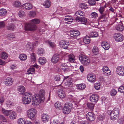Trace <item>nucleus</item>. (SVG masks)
<instances>
[{"label":"nucleus","instance_id":"f257e3e1","mask_svg":"<svg viewBox=\"0 0 124 124\" xmlns=\"http://www.w3.org/2000/svg\"><path fill=\"white\" fill-rule=\"evenodd\" d=\"M45 92L44 90H41L39 94H36L33 96V102L32 104L35 106H37L40 103L43 102L45 100Z\"/></svg>","mask_w":124,"mask_h":124},{"label":"nucleus","instance_id":"f03ea898","mask_svg":"<svg viewBox=\"0 0 124 124\" xmlns=\"http://www.w3.org/2000/svg\"><path fill=\"white\" fill-rule=\"evenodd\" d=\"M39 20L38 19H35L31 20V23L26 25L25 29L31 31L35 30L37 29V26L35 24H39Z\"/></svg>","mask_w":124,"mask_h":124},{"label":"nucleus","instance_id":"7ed1b4c3","mask_svg":"<svg viewBox=\"0 0 124 124\" xmlns=\"http://www.w3.org/2000/svg\"><path fill=\"white\" fill-rule=\"evenodd\" d=\"M32 96L31 93H26L23 95L22 98V101L23 103L25 104H29L31 102V99L32 101V103L33 102Z\"/></svg>","mask_w":124,"mask_h":124},{"label":"nucleus","instance_id":"20e7f679","mask_svg":"<svg viewBox=\"0 0 124 124\" xmlns=\"http://www.w3.org/2000/svg\"><path fill=\"white\" fill-rule=\"evenodd\" d=\"M79 59L83 65L87 66L89 64L90 60L88 57L85 55L81 54L79 56Z\"/></svg>","mask_w":124,"mask_h":124},{"label":"nucleus","instance_id":"39448f33","mask_svg":"<svg viewBox=\"0 0 124 124\" xmlns=\"http://www.w3.org/2000/svg\"><path fill=\"white\" fill-rule=\"evenodd\" d=\"M105 9L102 7H101L99 9L98 11L101 14V16L98 18V21H100V20L102 19L103 18L105 19H107L108 16L107 13L106 11H104Z\"/></svg>","mask_w":124,"mask_h":124},{"label":"nucleus","instance_id":"423d86ee","mask_svg":"<svg viewBox=\"0 0 124 124\" xmlns=\"http://www.w3.org/2000/svg\"><path fill=\"white\" fill-rule=\"evenodd\" d=\"M113 109L110 113V115L111 119L114 120H115L118 116L119 114V110L118 109Z\"/></svg>","mask_w":124,"mask_h":124},{"label":"nucleus","instance_id":"0eeeda50","mask_svg":"<svg viewBox=\"0 0 124 124\" xmlns=\"http://www.w3.org/2000/svg\"><path fill=\"white\" fill-rule=\"evenodd\" d=\"M37 113L36 109H29L27 112V114L29 118L32 119L34 118Z\"/></svg>","mask_w":124,"mask_h":124},{"label":"nucleus","instance_id":"6e6552de","mask_svg":"<svg viewBox=\"0 0 124 124\" xmlns=\"http://www.w3.org/2000/svg\"><path fill=\"white\" fill-rule=\"evenodd\" d=\"M61 67L63 71L66 72L72 71L73 68V67L72 66H68L64 63L62 64H61Z\"/></svg>","mask_w":124,"mask_h":124},{"label":"nucleus","instance_id":"1a4fd4ad","mask_svg":"<svg viewBox=\"0 0 124 124\" xmlns=\"http://www.w3.org/2000/svg\"><path fill=\"white\" fill-rule=\"evenodd\" d=\"M85 15V13L82 11L79 10L76 12L75 15L76 17L75 20L77 22L79 21L81 16H83Z\"/></svg>","mask_w":124,"mask_h":124},{"label":"nucleus","instance_id":"9d476101","mask_svg":"<svg viewBox=\"0 0 124 124\" xmlns=\"http://www.w3.org/2000/svg\"><path fill=\"white\" fill-rule=\"evenodd\" d=\"M114 37L115 40L117 42H120L123 40L124 37L123 35L119 33H115L114 35Z\"/></svg>","mask_w":124,"mask_h":124},{"label":"nucleus","instance_id":"9b49d317","mask_svg":"<svg viewBox=\"0 0 124 124\" xmlns=\"http://www.w3.org/2000/svg\"><path fill=\"white\" fill-rule=\"evenodd\" d=\"M70 32V36L71 37V38L72 39H76L77 37L80 34V32L78 31H76L74 30H71Z\"/></svg>","mask_w":124,"mask_h":124},{"label":"nucleus","instance_id":"f8f14e48","mask_svg":"<svg viewBox=\"0 0 124 124\" xmlns=\"http://www.w3.org/2000/svg\"><path fill=\"white\" fill-rule=\"evenodd\" d=\"M117 73L119 75L124 76V67L123 66L118 67L116 69Z\"/></svg>","mask_w":124,"mask_h":124},{"label":"nucleus","instance_id":"ddd939ff","mask_svg":"<svg viewBox=\"0 0 124 124\" xmlns=\"http://www.w3.org/2000/svg\"><path fill=\"white\" fill-rule=\"evenodd\" d=\"M87 78L90 82H94L96 80V76L94 74L90 73L87 75Z\"/></svg>","mask_w":124,"mask_h":124},{"label":"nucleus","instance_id":"4468645a","mask_svg":"<svg viewBox=\"0 0 124 124\" xmlns=\"http://www.w3.org/2000/svg\"><path fill=\"white\" fill-rule=\"evenodd\" d=\"M86 118L87 120L90 121H94L95 119L94 115L91 112H88L86 114Z\"/></svg>","mask_w":124,"mask_h":124},{"label":"nucleus","instance_id":"2eb2a0df","mask_svg":"<svg viewBox=\"0 0 124 124\" xmlns=\"http://www.w3.org/2000/svg\"><path fill=\"white\" fill-rule=\"evenodd\" d=\"M59 44L60 47L64 49H67L69 45V42H67L63 40L60 41Z\"/></svg>","mask_w":124,"mask_h":124},{"label":"nucleus","instance_id":"dca6fc26","mask_svg":"<svg viewBox=\"0 0 124 124\" xmlns=\"http://www.w3.org/2000/svg\"><path fill=\"white\" fill-rule=\"evenodd\" d=\"M63 90L62 87L60 88L59 89L58 92V96L62 98H64L65 96V92Z\"/></svg>","mask_w":124,"mask_h":124},{"label":"nucleus","instance_id":"f3484780","mask_svg":"<svg viewBox=\"0 0 124 124\" xmlns=\"http://www.w3.org/2000/svg\"><path fill=\"white\" fill-rule=\"evenodd\" d=\"M99 97L97 94H93L90 96V100L92 102H97L99 99Z\"/></svg>","mask_w":124,"mask_h":124},{"label":"nucleus","instance_id":"a211bd4d","mask_svg":"<svg viewBox=\"0 0 124 124\" xmlns=\"http://www.w3.org/2000/svg\"><path fill=\"white\" fill-rule=\"evenodd\" d=\"M59 59V55L58 54H55L53 56L51 60L53 63H55L58 62Z\"/></svg>","mask_w":124,"mask_h":124},{"label":"nucleus","instance_id":"6ab92c4d","mask_svg":"<svg viewBox=\"0 0 124 124\" xmlns=\"http://www.w3.org/2000/svg\"><path fill=\"white\" fill-rule=\"evenodd\" d=\"M101 46L105 50L108 49L110 47L109 44L106 41H103L101 43Z\"/></svg>","mask_w":124,"mask_h":124},{"label":"nucleus","instance_id":"aec40b11","mask_svg":"<svg viewBox=\"0 0 124 124\" xmlns=\"http://www.w3.org/2000/svg\"><path fill=\"white\" fill-rule=\"evenodd\" d=\"M41 117L42 120L44 122H46L49 119V115L45 113H43Z\"/></svg>","mask_w":124,"mask_h":124},{"label":"nucleus","instance_id":"412c9836","mask_svg":"<svg viewBox=\"0 0 124 124\" xmlns=\"http://www.w3.org/2000/svg\"><path fill=\"white\" fill-rule=\"evenodd\" d=\"M23 8H24L27 10H29L32 8V6L31 3H28L23 5Z\"/></svg>","mask_w":124,"mask_h":124},{"label":"nucleus","instance_id":"4be33fe9","mask_svg":"<svg viewBox=\"0 0 124 124\" xmlns=\"http://www.w3.org/2000/svg\"><path fill=\"white\" fill-rule=\"evenodd\" d=\"M13 82V80L11 78H7L5 81V84L7 85H11Z\"/></svg>","mask_w":124,"mask_h":124},{"label":"nucleus","instance_id":"5701e85b","mask_svg":"<svg viewBox=\"0 0 124 124\" xmlns=\"http://www.w3.org/2000/svg\"><path fill=\"white\" fill-rule=\"evenodd\" d=\"M102 70L105 74L108 75H109L110 74L111 71L106 66H104L102 68Z\"/></svg>","mask_w":124,"mask_h":124},{"label":"nucleus","instance_id":"b1692460","mask_svg":"<svg viewBox=\"0 0 124 124\" xmlns=\"http://www.w3.org/2000/svg\"><path fill=\"white\" fill-rule=\"evenodd\" d=\"M80 20L78 22H81L82 23L85 24H87L88 23V22L87 19L84 17H81V18H80Z\"/></svg>","mask_w":124,"mask_h":124},{"label":"nucleus","instance_id":"393cba45","mask_svg":"<svg viewBox=\"0 0 124 124\" xmlns=\"http://www.w3.org/2000/svg\"><path fill=\"white\" fill-rule=\"evenodd\" d=\"M116 29L117 31H123L124 29V26L122 24H118L116 26Z\"/></svg>","mask_w":124,"mask_h":124},{"label":"nucleus","instance_id":"a878e982","mask_svg":"<svg viewBox=\"0 0 124 124\" xmlns=\"http://www.w3.org/2000/svg\"><path fill=\"white\" fill-rule=\"evenodd\" d=\"M38 61L41 64H43L46 62V60L43 57H40L38 60Z\"/></svg>","mask_w":124,"mask_h":124},{"label":"nucleus","instance_id":"bb28decb","mask_svg":"<svg viewBox=\"0 0 124 124\" xmlns=\"http://www.w3.org/2000/svg\"><path fill=\"white\" fill-rule=\"evenodd\" d=\"M33 44L30 42L28 43L25 46V48L27 50H29L30 49H33Z\"/></svg>","mask_w":124,"mask_h":124},{"label":"nucleus","instance_id":"cd10ccee","mask_svg":"<svg viewBox=\"0 0 124 124\" xmlns=\"http://www.w3.org/2000/svg\"><path fill=\"white\" fill-rule=\"evenodd\" d=\"M7 10L4 9H0V16H4L7 14Z\"/></svg>","mask_w":124,"mask_h":124},{"label":"nucleus","instance_id":"c85d7f7f","mask_svg":"<svg viewBox=\"0 0 124 124\" xmlns=\"http://www.w3.org/2000/svg\"><path fill=\"white\" fill-rule=\"evenodd\" d=\"M8 56V55L4 52H2L0 54V57L2 59H7Z\"/></svg>","mask_w":124,"mask_h":124},{"label":"nucleus","instance_id":"c756f323","mask_svg":"<svg viewBox=\"0 0 124 124\" xmlns=\"http://www.w3.org/2000/svg\"><path fill=\"white\" fill-rule=\"evenodd\" d=\"M72 104L71 103L66 102L64 104V108H73Z\"/></svg>","mask_w":124,"mask_h":124},{"label":"nucleus","instance_id":"7c9ffc66","mask_svg":"<svg viewBox=\"0 0 124 124\" xmlns=\"http://www.w3.org/2000/svg\"><path fill=\"white\" fill-rule=\"evenodd\" d=\"M77 88L79 89H84L86 87V86L84 84H81L77 85Z\"/></svg>","mask_w":124,"mask_h":124},{"label":"nucleus","instance_id":"2f4dec72","mask_svg":"<svg viewBox=\"0 0 124 124\" xmlns=\"http://www.w3.org/2000/svg\"><path fill=\"white\" fill-rule=\"evenodd\" d=\"M90 37L86 36L83 39V41L84 43L87 44L90 42Z\"/></svg>","mask_w":124,"mask_h":124},{"label":"nucleus","instance_id":"473e14b6","mask_svg":"<svg viewBox=\"0 0 124 124\" xmlns=\"http://www.w3.org/2000/svg\"><path fill=\"white\" fill-rule=\"evenodd\" d=\"M10 118L11 119H13L16 118V113L14 112H12L11 111V113L10 114Z\"/></svg>","mask_w":124,"mask_h":124},{"label":"nucleus","instance_id":"72a5a7b5","mask_svg":"<svg viewBox=\"0 0 124 124\" xmlns=\"http://www.w3.org/2000/svg\"><path fill=\"white\" fill-rule=\"evenodd\" d=\"M51 2L49 0L46 1L43 4L44 6L46 8H49L51 5Z\"/></svg>","mask_w":124,"mask_h":124},{"label":"nucleus","instance_id":"f704fd0d","mask_svg":"<svg viewBox=\"0 0 124 124\" xmlns=\"http://www.w3.org/2000/svg\"><path fill=\"white\" fill-rule=\"evenodd\" d=\"M7 29L8 30H12L15 28V26L13 24H8L7 26Z\"/></svg>","mask_w":124,"mask_h":124},{"label":"nucleus","instance_id":"c9c22d12","mask_svg":"<svg viewBox=\"0 0 124 124\" xmlns=\"http://www.w3.org/2000/svg\"><path fill=\"white\" fill-rule=\"evenodd\" d=\"M2 112L5 115L8 116L11 113V111L5 110V109H2Z\"/></svg>","mask_w":124,"mask_h":124},{"label":"nucleus","instance_id":"e433bc0d","mask_svg":"<svg viewBox=\"0 0 124 124\" xmlns=\"http://www.w3.org/2000/svg\"><path fill=\"white\" fill-rule=\"evenodd\" d=\"M25 88L24 86H18L17 88L18 91L20 92H24L25 91Z\"/></svg>","mask_w":124,"mask_h":124},{"label":"nucleus","instance_id":"4c0bfd02","mask_svg":"<svg viewBox=\"0 0 124 124\" xmlns=\"http://www.w3.org/2000/svg\"><path fill=\"white\" fill-rule=\"evenodd\" d=\"M14 6L17 8L20 7L21 5V3L18 1H15L13 4Z\"/></svg>","mask_w":124,"mask_h":124},{"label":"nucleus","instance_id":"58836bf2","mask_svg":"<svg viewBox=\"0 0 124 124\" xmlns=\"http://www.w3.org/2000/svg\"><path fill=\"white\" fill-rule=\"evenodd\" d=\"M98 36V33L96 32H92L89 34V36L91 37H96Z\"/></svg>","mask_w":124,"mask_h":124},{"label":"nucleus","instance_id":"ea45409f","mask_svg":"<svg viewBox=\"0 0 124 124\" xmlns=\"http://www.w3.org/2000/svg\"><path fill=\"white\" fill-rule=\"evenodd\" d=\"M27 56L26 55L24 54H22L19 56V57L20 59L21 60L24 61L26 60L27 58Z\"/></svg>","mask_w":124,"mask_h":124},{"label":"nucleus","instance_id":"a19ab883","mask_svg":"<svg viewBox=\"0 0 124 124\" xmlns=\"http://www.w3.org/2000/svg\"><path fill=\"white\" fill-rule=\"evenodd\" d=\"M46 42L49 45L50 47H51L53 48L55 47V44L54 43L51 42L49 40H47L46 41Z\"/></svg>","mask_w":124,"mask_h":124},{"label":"nucleus","instance_id":"79ce46f5","mask_svg":"<svg viewBox=\"0 0 124 124\" xmlns=\"http://www.w3.org/2000/svg\"><path fill=\"white\" fill-rule=\"evenodd\" d=\"M7 38L9 40H12L15 38L16 37L15 35L12 34H10L7 35Z\"/></svg>","mask_w":124,"mask_h":124},{"label":"nucleus","instance_id":"37998d69","mask_svg":"<svg viewBox=\"0 0 124 124\" xmlns=\"http://www.w3.org/2000/svg\"><path fill=\"white\" fill-rule=\"evenodd\" d=\"M37 53L39 55L42 56L45 53L44 50L42 48H39L38 49Z\"/></svg>","mask_w":124,"mask_h":124},{"label":"nucleus","instance_id":"c03bdc74","mask_svg":"<svg viewBox=\"0 0 124 124\" xmlns=\"http://www.w3.org/2000/svg\"><path fill=\"white\" fill-rule=\"evenodd\" d=\"M31 61L33 62H34L36 59L35 58V54L34 53H32L31 55Z\"/></svg>","mask_w":124,"mask_h":124},{"label":"nucleus","instance_id":"a18cd8bd","mask_svg":"<svg viewBox=\"0 0 124 124\" xmlns=\"http://www.w3.org/2000/svg\"><path fill=\"white\" fill-rule=\"evenodd\" d=\"M90 16L92 18H95L98 16V14L95 12H93L91 13Z\"/></svg>","mask_w":124,"mask_h":124},{"label":"nucleus","instance_id":"49530a36","mask_svg":"<svg viewBox=\"0 0 124 124\" xmlns=\"http://www.w3.org/2000/svg\"><path fill=\"white\" fill-rule=\"evenodd\" d=\"M87 106L89 108H93L95 104L91 103H88L87 104Z\"/></svg>","mask_w":124,"mask_h":124},{"label":"nucleus","instance_id":"de8ad7c7","mask_svg":"<svg viewBox=\"0 0 124 124\" xmlns=\"http://www.w3.org/2000/svg\"><path fill=\"white\" fill-rule=\"evenodd\" d=\"M70 109H63V112L65 114H68L70 112Z\"/></svg>","mask_w":124,"mask_h":124},{"label":"nucleus","instance_id":"09e8293b","mask_svg":"<svg viewBox=\"0 0 124 124\" xmlns=\"http://www.w3.org/2000/svg\"><path fill=\"white\" fill-rule=\"evenodd\" d=\"M24 11L22 10H20L18 13L19 16L20 17H22L24 16Z\"/></svg>","mask_w":124,"mask_h":124},{"label":"nucleus","instance_id":"8fccbe9b","mask_svg":"<svg viewBox=\"0 0 124 124\" xmlns=\"http://www.w3.org/2000/svg\"><path fill=\"white\" fill-rule=\"evenodd\" d=\"M88 3L91 5H94L96 4L95 0H89Z\"/></svg>","mask_w":124,"mask_h":124},{"label":"nucleus","instance_id":"3c124183","mask_svg":"<svg viewBox=\"0 0 124 124\" xmlns=\"http://www.w3.org/2000/svg\"><path fill=\"white\" fill-rule=\"evenodd\" d=\"M117 91L116 90L114 89L112 90L110 92V94L111 95L113 96H114L116 94Z\"/></svg>","mask_w":124,"mask_h":124},{"label":"nucleus","instance_id":"603ef678","mask_svg":"<svg viewBox=\"0 0 124 124\" xmlns=\"http://www.w3.org/2000/svg\"><path fill=\"white\" fill-rule=\"evenodd\" d=\"M18 124H25L24 119L22 118H20L18 120Z\"/></svg>","mask_w":124,"mask_h":124},{"label":"nucleus","instance_id":"864d4df0","mask_svg":"<svg viewBox=\"0 0 124 124\" xmlns=\"http://www.w3.org/2000/svg\"><path fill=\"white\" fill-rule=\"evenodd\" d=\"M55 106L56 108H60L61 107L60 103L58 102H56L55 104Z\"/></svg>","mask_w":124,"mask_h":124},{"label":"nucleus","instance_id":"5fc2aeb1","mask_svg":"<svg viewBox=\"0 0 124 124\" xmlns=\"http://www.w3.org/2000/svg\"><path fill=\"white\" fill-rule=\"evenodd\" d=\"M6 105L9 108H11L13 105L12 103L10 101H7L6 103Z\"/></svg>","mask_w":124,"mask_h":124},{"label":"nucleus","instance_id":"6e6d98bb","mask_svg":"<svg viewBox=\"0 0 124 124\" xmlns=\"http://www.w3.org/2000/svg\"><path fill=\"white\" fill-rule=\"evenodd\" d=\"M118 91L121 93L124 92V86H120L118 89Z\"/></svg>","mask_w":124,"mask_h":124},{"label":"nucleus","instance_id":"4d7b16f0","mask_svg":"<svg viewBox=\"0 0 124 124\" xmlns=\"http://www.w3.org/2000/svg\"><path fill=\"white\" fill-rule=\"evenodd\" d=\"M69 59L70 61L74 60L75 58L74 56L72 54H70L69 56Z\"/></svg>","mask_w":124,"mask_h":124},{"label":"nucleus","instance_id":"13d9d810","mask_svg":"<svg viewBox=\"0 0 124 124\" xmlns=\"http://www.w3.org/2000/svg\"><path fill=\"white\" fill-rule=\"evenodd\" d=\"M0 119L2 120L3 122H6L7 120L5 117L2 115H0Z\"/></svg>","mask_w":124,"mask_h":124},{"label":"nucleus","instance_id":"bf43d9fd","mask_svg":"<svg viewBox=\"0 0 124 124\" xmlns=\"http://www.w3.org/2000/svg\"><path fill=\"white\" fill-rule=\"evenodd\" d=\"M92 51L94 53H96L98 52V48L97 47H94Z\"/></svg>","mask_w":124,"mask_h":124},{"label":"nucleus","instance_id":"052dcab7","mask_svg":"<svg viewBox=\"0 0 124 124\" xmlns=\"http://www.w3.org/2000/svg\"><path fill=\"white\" fill-rule=\"evenodd\" d=\"M60 75L56 76L55 77V80L56 81H59L60 80Z\"/></svg>","mask_w":124,"mask_h":124},{"label":"nucleus","instance_id":"680f3d73","mask_svg":"<svg viewBox=\"0 0 124 124\" xmlns=\"http://www.w3.org/2000/svg\"><path fill=\"white\" fill-rule=\"evenodd\" d=\"M86 6V4L84 3H81L80 4V7L83 9H85V7Z\"/></svg>","mask_w":124,"mask_h":124},{"label":"nucleus","instance_id":"e2e57ef3","mask_svg":"<svg viewBox=\"0 0 124 124\" xmlns=\"http://www.w3.org/2000/svg\"><path fill=\"white\" fill-rule=\"evenodd\" d=\"M65 85L67 86L68 87L70 86H72V83L70 81H67L65 83Z\"/></svg>","mask_w":124,"mask_h":124},{"label":"nucleus","instance_id":"0e129e2a","mask_svg":"<svg viewBox=\"0 0 124 124\" xmlns=\"http://www.w3.org/2000/svg\"><path fill=\"white\" fill-rule=\"evenodd\" d=\"M36 13L35 12H31L29 14L30 16L31 17H34L36 15Z\"/></svg>","mask_w":124,"mask_h":124},{"label":"nucleus","instance_id":"69168bd1","mask_svg":"<svg viewBox=\"0 0 124 124\" xmlns=\"http://www.w3.org/2000/svg\"><path fill=\"white\" fill-rule=\"evenodd\" d=\"M104 118V117L102 115H99L97 117V121L102 120Z\"/></svg>","mask_w":124,"mask_h":124},{"label":"nucleus","instance_id":"338daca9","mask_svg":"<svg viewBox=\"0 0 124 124\" xmlns=\"http://www.w3.org/2000/svg\"><path fill=\"white\" fill-rule=\"evenodd\" d=\"M100 85L98 84H96L94 85V87L97 90L99 89L100 88Z\"/></svg>","mask_w":124,"mask_h":124},{"label":"nucleus","instance_id":"774afa93","mask_svg":"<svg viewBox=\"0 0 124 124\" xmlns=\"http://www.w3.org/2000/svg\"><path fill=\"white\" fill-rule=\"evenodd\" d=\"M80 124H90L89 123L87 122V121H81L80 122Z\"/></svg>","mask_w":124,"mask_h":124}]
</instances>
